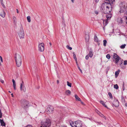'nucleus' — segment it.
I'll list each match as a JSON object with an SVG mask.
<instances>
[{"mask_svg": "<svg viewBox=\"0 0 127 127\" xmlns=\"http://www.w3.org/2000/svg\"><path fill=\"white\" fill-rule=\"evenodd\" d=\"M100 10L101 12L105 14L109 13L111 11L112 6L110 3L105 2L102 3L100 7Z\"/></svg>", "mask_w": 127, "mask_h": 127, "instance_id": "f257e3e1", "label": "nucleus"}, {"mask_svg": "<svg viewBox=\"0 0 127 127\" xmlns=\"http://www.w3.org/2000/svg\"><path fill=\"white\" fill-rule=\"evenodd\" d=\"M15 59L17 66L18 67H20L21 65L22 62L21 56L17 54H15Z\"/></svg>", "mask_w": 127, "mask_h": 127, "instance_id": "f03ea898", "label": "nucleus"}, {"mask_svg": "<svg viewBox=\"0 0 127 127\" xmlns=\"http://www.w3.org/2000/svg\"><path fill=\"white\" fill-rule=\"evenodd\" d=\"M21 105L22 107L24 109H26L29 107V102L25 99H22L20 101Z\"/></svg>", "mask_w": 127, "mask_h": 127, "instance_id": "7ed1b4c3", "label": "nucleus"}, {"mask_svg": "<svg viewBox=\"0 0 127 127\" xmlns=\"http://www.w3.org/2000/svg\"><path fill=\"white\" fill-rule=\"evenodd\" d=\"M51 122L49 119H46L45 122H41L40 127H49L51 125Z\"/></svg>", "mask_w": 127, "mask_h": 127, "instance_id": "20e7f679", "label": "nucleus"}, {"mask_svg": "<svg viewBox=\"0 0 127 127\" xmlns=\"http://www.w3.org/2000/svg\"><path fill=\"white\" fill-rule=\"evenodd\" d=\"M71 126L72 127H82V122L79 121H75L72 124L70 123Z\"/></svg>", "mask_w": 127, "mask_h": 127, "instance_id": "39448f33", "label": "nucleus"}, {"mask_svg": "<svg viewBox=\"0 0 127 127\" xmlns=\"http://www.w3.org/2000/svg\"><path fill=\"white\" fill-rule=\"evenodd\" d=\"M18 35L20 38H24V33L22 26L21 28L20 31L18 33Z\"/></svg>", "mask_w": 127, "mask_h": 127, "instance_id": "423d86ee", "label": "nucleus"}, {"mask_svg": "<svg viewBox=\"0 0 127 127\" xmlns=\"http://www.w3.org/2000/svg\"><path fill=\"white\" fill-rule=\"evenodd\" d=\"M113 58L115 60V63L116 64H117L119 62V60L121 59L120 57L115 53H114Z\"/></svg>", "mask_w": 127, "mask_h": 127, "instance_id": "0eeeda50", "label": "nucleus"}, {"mask_svg": "<svg viewBox=\"0 0 127 127\" xmlns=\"http://www.w3.org/2000/svg\"><path fill=\"white\" fill-rule=\"evenodd\" d=\"M39 50L41 52H43L44 49V44L43 43L39 44L38 45Z\"/></svg>", "mask_w": 127, "mask_h": 127, "instance_id": "6e6552de", "label": "nucleus"}, {"mask_svg": "<svg viewBox=\"0 0 127 127\" xmlns=\"http://www.w3.org/2000/svg\"><path fill=\"white\" fill-rule=\"evenodd\" d=\"M20 89L21 90H22L24 92H25L26 91V88L25 86L24 83L23 81H22V83L21 84Z\"/></svg>", "mask_w": 127, "mask_h": 127, "instance_id": "1a4fd4ad", "label": "nucleus"}, {"mask_svg": "<svg viewBox=\"0 0 127 127\" xmlns=\"http://www.w3.org/2000/svg\"><path fill=\"white\" fill-rule=\"evenodd\" d=\"M112 104L115 107H118L119 106V102L117 100L115 99L113 101Z\"/></svg>", "mask_w": 127, "mask_h": 127, "instance_id": "9d476101", "label": "nucleus"}, {"mask_svg": "<svg viewBox=\"0 0 127 127\" xmlns=\"http://www.w3.org/2000/svg\"><path fill=\"white\" fill-rule=\"evenodd\" d=\"M126 7H127V6L124 7H121V10L120 11V12L121 13H123L126 10H127Z\"/></svg>", "mask_w": 127, "mask_h": 127, "instance_id": "9b49d317", "label": "nucleus"}, {"mask_svg": "<svg viewBox=\"0 0 127 127\" xmlns=\"http://www.w3.org/2000/svg\"><path fill=\"white\" fill-rule=\"evenodd\" d=\"M93 54L92 50V49H90L89 54L88 55L91 58L92 57Z\"/></svg>", "mask_w": 127, "mask_h": 127, "instance_id": "f8f14e48", "label": "nucleus"}, {"mask_svg": "<svg viewBox=\"0 0 127 127\" xmlns=\"http://www.w3.org/2000/svg\"><path fill=\"white\" fill-rule=\"evenodd\" d=\"M0 15L2 17H4L5 15V13L3 10H2V12L1 14H0Z\"/></svg>", "mask_w": 127, "mask_h": 127, "instance_id": "ddd939ff", "label": "nucleus"}, {"mask_svg": "<svg viewBox=\"0 0 127 127\" xmlns=\"http://www.w3.org/2000/svg\"><path fill=\"white\" fill-rule=\"evenodd\" d=\"M54 108L53 106H50L49 107V109L48 110V111L50 113L52 112Z\"/></svg>", "mask_w": 127, "mask_h": 127, "instance_id": "4468645a", "label": "nucleus"}, {"mask_svg": "<svg viewBox=\"0 0 127 127\" xmlns=\"http://www.w3.org/2000/svg\"><path fill=\"white\" fill-rule=\"evenodd\" d=\"M99 102L105 107L107 108V109H108V108L107 106L105 105V103L103 101L100 100V101Z\"/></svg>", "mask_w": 127, "mask_h": 127, "instance_id": "2eb2a0df", "label": "nucleus"}, {"mask_svg": "<svg viewBox=\"0 0 127 127\" xmlns=\"http://www.w3.org/2000/svg\"><path fill=\"white\" fill-rule=\"evenodd\" d=\"M0 122L1 123V125L3 126H5V124L3 120L0 119Z\"/></svg>", "mask_w": 127, "mask_h": 127, "instance_id": "dca6fc26", "label": "nucleus"}, {"mask_svg": "<svg viewBox=\"0 0 127 127\" xmlns=\"http://www.w3.org/2000/svg\"><path fill=\"white\" fill-rule=\"evenodd\" d=\"M12 81L13 83V86L14 87V89L15 90H16V84L15 81L14 79L12 80Z\"/></svg>", "mask_w": 127, "mask_h": 127, "instance_id": "f3484780", "label": "nucleus"}, {"mask_svg": "<svg viewBox=\"0 0 127 127\" xmlns=\"http://www.w3.org/2000/svg\"><path fill=\"white\" fill-rule=\"evenodd\" d=\"M108 20L107 19L106 20H103V25L104 26H106L108 23Z\"/></svg>", "mask_w": 127, "mask_h": 127, "instance_id": "a211bd4d", "label": "nucleus"}, {"mask_svg": "<svg viewBox=\"0 0 127 127\" xmlns=\"http://www.w3.org/2000/svg\"><path fill=\"white\" fill-rule=\"evenodd\" d=\"M112 15L111 14H108L106 16L107 19L108 20L110 19L112 17Z\"/></svg>", "mask_w": 127, "mask_h": 127, "instance_id": "6ab92c4d", "label": "nucleus"}, {"mask_svg": "<svg viewBox=\"0 0 127 127\" xmlns=\"http://www.w3.org/2000/svg\"><path fill=\"white\" fill-rule=\"evenodd\" d=\"M71 91L70 90H67L65 92V94L68 95H69L71 94Z\"/></svg>", "mask_w": 127, "mask_h": 127, "instance_id": "aec40b11", "label": "nucleus"}, {"mask_svg": "<svg viewBox=\"0 0 127 127\" xmlns=\"http://www.w3.org/2000/svg\"><path fill=\"white\" fill-rule=\"evenodd\" d=\"M75 97L76 98V100H78L80 101H81V99L79 98L78 96L76 95H75Z\"/></svg>", "mask_w": 127, "mask_h": 127, "instance_id": "412c9836", "label": "nucleus"}, {"mask_svg": "<svg viewBox=\"0 0 127 127\" xmlns=\"http://www.w3.org/2000/svg\"><path fill=\"white\" fill-rule=\"evenodd\" d=\"M94 39L95 41L97 42H98V40L97 36L96 35H95L94 36Z\"/></svg>", "mask_w": 127, "mask_h": 127, "instance_id": "4be33fe9", "label": "nucleus"}, {"mask_svg": "<svg viewBox=\"0 0 127 127\" xmlns=\"http://www.w3.org/2000/svg\"><path fill=\"white\" fill-rule=\"evenodd\" d=\"M89 39V36H86L85 37L86 42L87 43H88Z\"/></svg>", "mask_w": 127, "mask_h": 127, "instance_id": "5701e85b", "label": "nucleus"}, {"mask_svg": "<svg viewBox=\"0 0 127 127\" xmlns=\"http://www.w3.org/2000/svg\"><path fill=\"white\" fill-rule=\"evenodd\" d=\"M0 0V2H1V5L2 6V7L4 8H5V7L3 3V0Z\"/></svg>", "mask_w": 127, "mask_h": 127, "instance_id": "b1692460", "label": "nucleus"}, {"mask_svg": "<svg viewBox=\"0 0 127 127\" xmlns=\"http://www.w3.org/2000/svg\"><path fill=\"white\" fill-rule=\"evenodd\" d=\"M73 57L74 59H75V61H76L77 60V59L76 57V55L75 54L74 52H73Z\"/></svg>", "mask_w": 127, "mask_h": 127, "instance_id": "393cba45", "label": "nucleus"}, {"mask_svg": "<svg viewBox=\"0 0 127 127\" xmlns=\"http://www.w3.org/2000/svg\"><path fill=\"white\" fill-rule=\"evenodd\" d=\"M123 23V21L122 20V18H120V20H119V23L120 24H122Z\"/></svg>", "mask_w": 127, "mask_h": 127, "instance_id": "a878e982", "label": "nucleus"}, {"mask_svg": "<svg viewBox=\"0 0 127 127\" xmlns=\"http://www.w3.org/2000/svg\"><path fill=\"white\" fill-rule=\"evenodd\" d=\"M115 0H106V1H108L109 3H110L111 4V3L112 4L113 2L115 1Z\"/></svg>", "mask_w": 127, "mask_h": 127, "instance_id": "bb28decb", "label": "nucleus"}, {"mask_svg": "<svg viewBox=\"0 0 127 127\" xmlns=\"http://www.w3.org/2000/svg\"><path fill=\"white\" fill-rule=\"evenodd\" d=\"M108 95L109 96L110 98L112 99L113 98V96H112V95L111 93L110 92H109L108 93Z\"/></svg>", "mask_w": 127, "mask_h": 127, "instance_id": "cd10ccee", "label": "nucleus"}, {"mask_svg": "<svg viewBox=\"0 0 127 127\" xmlns=\"http://www.w3.org/2000/svg\"><path fill=\"white\" fill-rule=\"evenodd\" d=\"M13 21L15 23L16 22V18L15 16L13 17Z\"/></svg>", "mask_w": 127, "mask_h": 127, "instance_id": "c85d7f7f", "label": "nucleus"}, {"mask_svg": "<svg viewBox=\"0 0 127 127\" xmlns=\"http://www.w3.org/2000/svg\"><path fill=\"white\" fill-rule=\"evenodd\" d=\"M103 45L104 46H106V44L107 43V41L106 40H104L103 41Z\"/></svg>", "mask_w": 127, "mask_h": 127, "instance_id": "c756f323", "label": "nucleus"}, {"mask_svg": "<svg viewBox=\"0 0 127 127\" xmlns=\"http://www.w3.org/2000/svg\"><path fill=\"white\" fill-rule=\"evenodd\" d=\"M27 19L28 20V22H31V17H30L29 16H28L27 17Z\"/></svg>", "mask_w": 127, "mask_h": 127, "instance_id": "7c9ffc66", "label": "nucleus"}, {"mask_svg": "<svg viewBox=\"0 0 127 127\" xmlns=\"http://www.w3.org/2000/svg\"><path fill=\"white\" fill-rule=\"evenodd\" d=\"M119 72H118V71H116L115 74V77H117L119 75Z\"/></svg>", "mask_w": 127, "mask_h": 127, "instance_id": "2f4dec72", "label": "nucleus"}, {"mask_svg": "<svg viewBox=\"0 0 127 127\" xmlns=\"http://www.w3.org/2000/svg\"><path fill=\"white\" fill-rule=\"evenodd\" d=\"M67 85L68 86L71 87V85L72 84L71 83H69L68 81H67Z\"/></svg>", "mask_w": 127, "mask_h": 127, "instance_id": "473e14b6", "label": "nucleus"}, {"mask_svg": "<svg viewBox=\"0 0 127 127\" xmlns=\"http://www.w3.org/2000/svg\"><path fill=\"white\" fill-rule=\"evenodd\" d=\"M114 88L116 89H118L119 87L118 85L117 84H116L114 85Z\"/></svg>", "mask_w": 127, "mask_h": 127, "instance_id": "72a5a7b5", "label": "nucleus"}, {"mask_svg": "<svg viewBox=\"0 0 127 127\" xmlns=\"http://www.w3.org/2000/svg\"><path fill=\"white\" fill-rule=\"evenodd\" d=\"M106 58L108 59H109L110 58L111 56L109 54H107L106 56Z\"/></svg>", "mask_w": 127, "mask_h": 127, "instance_id": "f704fd0d", "label": "nucleus"}, {"mask_svg": "<svg viewBox=\"0 0 127 127\" xmlns=\"http://www.w3.org/2000/svg\"><path fill=\"white\" fill-rule=\"evenodd\" d=\"M66 47L68 49H69V50H71L72 49V48L71 47H69V46L68 45H67L66 46Z\"/></svg>", "mask_w": 127, "mask_h": 127, "instance_id": "c9c22d12", "label": "nucleus"}, {"mask_svg": "<svg viewBox=\"0 0 127 127\" xmlns=\"http://www.w3.org/2000/svg\"><path fill=\"white\" fill-rule=\"evenodd\" d=\"M126 46V45L125 44H124L123 45H122L120 46V47L121 49H124L125 48Z\"/></svg>", "mask_w": 127, "mask_h": 127, "instance_id": "e433bc0d", "label": "nucleus"}, {"mask_svg": "<svg viewBox=\"0 0 127 127\" xmlns=\"http://www.w3.org/2000/svg\"><path fill=\"white\" fill-rule=\"evenodd\" d=\"M62 24L64 27H65V22L64 20H62Z\"/></svg>", "mask_w": 127, "mask_h": 127, "instance_id": "4c0bfd02", "label": "nucleus"}, {"mask_svg": "<svg viewBox=\"0 0 127 127\" xmlns=\"http://www.w3.org/2000/svg\"><path fill=\"white\" fill-rule=\"evenodd\" d=\"M121 99L122 101L123 102H125V99L124 98V97L123 96H122L121 97Z\"/></svg>", "mask_w": 127, "mask_h": 127, "instance_id": "58836bf2", "label": "nucleus"}, {"mask_svg": "<svg viewBox=\"0 0 127 127\" xmlns=\"http://www.w3.org/2000/svg\"><path fill=\"white\" fill-rule=\"evenodd\" d=\"M124 64L125 65L127 64V61L125 60L124 61Z\"/></svg>", "mask_w": 127, "mask_h": 127, "instance_id": "ea45409f", "label": "nucleus"}, {"mask_svg": "<svg viewBox=\"0 0 127 127\" xmlns=\"http://www.w3.org/2000/svg\"><path fill=\"white\" fill-rule=\"evenodd\" d=\"M89 56L88 55H86L85 57V59L86 60H88L89 58Z\"/></svg>", "mask_w": 127, "mask_h": 127, "instance_id": "a19ab883", "label": "nucleus"}, {"mask_svg": "<svg viewBox=\"0 0 127 127\" xmlns=\"http://www.w3.org/2000/svg\"><path fill=\"white\" fill-rule=\"evenodd\" d=\"M2 116V114L1 112V111L0 110V118H1Z\"/></svg>", "mask_w": 127, "mask_h": 127, "instance_id": "79ce46f5", "label": "nucleus"}, {"mask_svg": "<svg viewBox=\"0 0 127 127\" xmlns=\"http://www.w3.org/2000/svg\"><path fill=\"white\" fill-rule=\"evenodd\" d=\"M27 127L29 126L30 127H33L32 125H27Z\"/></svg>", "mask_w": 127, "mask_h": 127, "instance_id": "37998d69", "label": "nucleus"}, {"mask_svg": "<svg viewBox=\"0 0 127 127\" xmlns=\"http://www.w3.org/2000/svg\"><path fill=\"white\" fill-rule=\"evenodd\" d=\"M0 81L2 83H3L4 82V81L2 80L1 79H0Z\"/></svg>", "mask_w": 127, "mask_h": 127, "instance_id": "c03bdc74", "label": "nucleus"}, {"mask_svg": "<svg viewBox=\"0 0 127 127\" xmlns=\"http://www.w3.org/2000/svg\"><path fill=\"white\" fill-rule=\"evenodd\" d=\"M0 59L1 60V62H3V60L2 59V58L1 56H0Z\"/></svg>", "mask_w": 127, "mask_h": 127, "instance_id": "a18cd8bd", "label": "nucleus"}, {"mask_svg": "<svg viewBox=\"0 0 127 127\" xmlns=\"http://www.w3.org/2000/svg\"><path fill=\"white\" fill-rule=\"evenodd\" d=\"M78 68L79 70H80V71H81L82 73V71L81 69H80V68L79 67V66H78Z\"/></svg>", "mask_w": 127, "mask_h": 127, "instance_id": "49530a36", "label": "nucleus"}, {"mask_svg": "<svg viewBox=\"0 0 127 127\" xmlns=\"http://www.w3.org/2000/svg\"><path fill=\"white\" fill-rule=\"evenodd\" d=\"M100 116L102 117H104V116L103 114L100 113Z\"/></svg>", "mask_w": 127, "mask_h": 127, "instance_id": "de8ad7c7", "label": "nucleus"}, {"mask_svg": "<svg viewBox=\"0 0 127 127\" xmlns=\"http://www.w3.org/2000/svg\"><path fill=\"white\" fill-rule=\"evenodd\" d=\"M125 20L126 21V24L127 25V17H126Z\"/></svg>", "mask_w": 127, "mask_h": 127, "instance_id": "09e8293b", "label": "nucleus"}, {"mask_svg": "<svg viewBox=\"0 0 127 127\" xmlns=\"http://www.w3.org/2000/svg\"><path fill=\"white\" fill-rule=\"evenodd\" d=\"M76 61V64H77V65H78V63H77V60L76 61Z\"/></svg>", "mask_w": 127, "mask_h": 127, "instance_id": "8fccbe9b", "label": "nucleus"}, {"mask_svg": "<svg viewBox=\"0 0 127 127\" xmlns=\"http://www.w3.org/2000/svg\"><path fill=\"white\" fill-rule=\"evenodd\" d=\"M16 11H17V13H19V11H18V9H16Z\"/></svg>", "mask_w": 127, "mask_h": 127, "instance_id": "3c124183", "label": "nucleus"}, {"mask_svg": "<svg viewBox=\"0 0 127 127\" xmlns=\"http://www.w3.org/2000/svg\"><path fill=\"white\" fill-rule=\"evenodd\" d=\"M95 2H98L99 0H95Z\"/></svg>", "mask_w": 127, "mask_h": 127, "instance_id": "603ef678", "label": "nucleus"}, {"mask_svg": "<svg viewBox=\"0 0 127 127\" xmlns=\"http://www.w3.org/2000/svg\"><path fill=\"white\" fill-rule=\"evenodd\" d=\"M119 62L120 63H119V64L121 65L122 64V62L121 61V62H120V61H119Z\"/></svg>", "mask_w": 127, "mask_h": 127, "instance_id": "864d4df0", "label": "nucleus"}, {"mask_svg": "<svg viewBox=\"0 0 127 127\" xmlns=\"http://www.w3.org/2000/svg\"><path fill=\"white\" fill-rule=\"evenodd\" d=\"M11 96L12 97H14V96H13V94H12V93L11 94Z\"/></svg>", "mask_w": 127, "mask_h": 127, "instance_id": "5fc2aeb1", "label": "nucleus"}, {"mask_svg": "<svg viewBox=\"0 0 127 127\" xmlns=\"http://www.w3.org/2000/svg\"><path fill=\"white\" fill-rule=\"evenodd\" d=\"M57 84H58L59 83V81L58 80H57Z\"/></svg>", "mask_w": 127, "mask_h": 127, "instance_id": "6e6d98bb", "label": "nucleus"}, {"mask_svg": "<svg viewBox=\"0 0 127 127\" xmlns=\"http://www.w3.org/2000/svg\"><path fill=\"white\" fill-rule=\"evenodd\" d=\"M95 111L97 113L98 112V111L97 110H95Z\"/></svg>", "mask_w": 127, "mask_h": 127, "instance_id": "4d7b16f0", "label": "nucleus"}, {"mask_svg": "<svg viewBox=\"0 0 127 127\" xmlns=\"http://www.w3.org/2000/svg\"><path fill=\"white\" fill-rule=\"evenodd\" d=\"M74 0H71V1H72V2L73 3V2H74Z\"/></svg>", "mask_w": 127, "mask_h": 127, "instance_id": "13d9d810", "label": "nucleus"}, {"mask_svg": "<svg viewBox=\"0 0 127 127\" xmlns=\"http://www.w3.org/2000/svg\"><path fill=\"white\" fill-rule=\"evenodd\" d=\"M118 71V72H120V70L119 69H118V71Z\"/></svg>", "mask_w": 127, "mask_h": 127, "instance_id": "bf43d9fd", "label": "nucleus"}, {"mask_svg": "<svg viewBox=\"0 0 127 127\" xmlns=\"http://www.w3.org/2000/svg\"><path fill=\"white\" fill-rule=\"evenodd\" d=\"M105 119H106V117L104 116V117H103Z\"/></svg>", "mask_w": 127, "mask_h": 127, "instance_id": "052dcab7", "label": "nucleus"}, {"mask_svg": "<svg viewBox=\"0 0 127 127\" xmlns=\"http://www.w3.org/2000/svg\"><path fill=\"white\" fill-rule=\"evenodd\" d=\"M49 44H50V46H51L52 45V44H51V42H50Z\"/></svg>", "mask_w": 127, "mask_h": 127, "instance_id": "680f3d73", "label": "nucleus"}, {"mask_svg": "<svg viewBox=\"0 0 127 127\" xmlns=\"http://www.w3.org/2000/svg\"><path fill=\"white\" fill-rule=\"evenodd\" d=\"M126 9H127V11H126V14L127 15V7H126Z\"/></svg>", "mask_w": 127, "mask_h": 127, "instance_id": "e2e57ef3", "label": "nucleus"}, {"mask_svg": "<svg viewBox=\"0 0 127 127\" xmlns=\"http://www.w3.org/2000/svg\"><path fill=\"white\" fill-rule=\"evenodd\" d=\"M125 105H126V106L127 107V103H126Z\"/></svg>", "mask_w": 127, "mask_h": 127, "instance_id": "0e129e2a", "label": "nucleus"}, {"mask_svg": "<svg viewBox=\"0 0 127 127\" xmlns=\"http://www.w3.org/2000/svg\"><path fill=\"white\" fill-rule=\"evenodd\" d=\"M62 20H64V18L63 17L62 18Z\"/></svg>", "mask_w": 127, "mask_h": 127, "instance_id": "69168bd1", "label": "nucleus"}, {"mask_svg": "<svg viewBox=\"0 0 127 127\" xmlns=\"http://www.w3.org/2000/svg\"><path fill=\"white\" fill-rule=\"evenodd\" d=\"M81 102V103L82 104H83V102Z\"/></svg>", "mask_w": 127, "mask_h": 127, "instance_id": "338daca9", "label": "nucleus"}, {"mask_svg": "<svg viewBox=\"0 0 127 127\" xmlns=\"http://www.w3.org/2000/svg\"><path fill=\"white\" fill-rule=\"evenodd\" d=\"M63 127H67L66 126H64Z\"/></svg>", "mask_w": 127, "mask_h": 127, "instance_id": "774afa93", "label": "nucleus"}]
</instances>
